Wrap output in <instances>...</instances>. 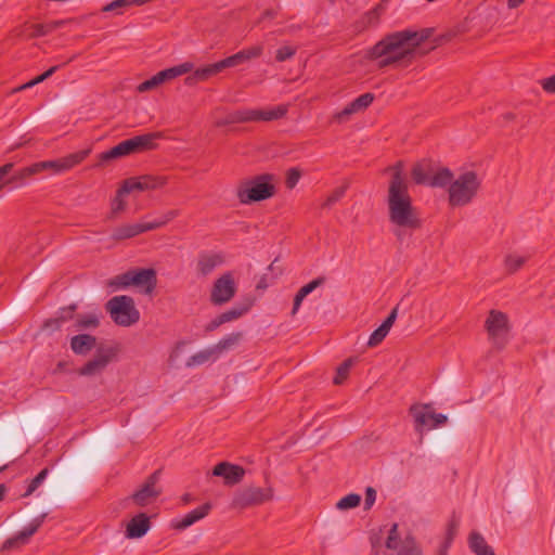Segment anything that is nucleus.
<instances>
[{"label":"nucleus","instance_id":"40","mask_svg":"<svg viewBox=\"0 0 555 555\" xmlns=\"http://www.w3.org/2000/svg\"><path fill=\"white\" fill-rule=\"evenodd\" d=\"M353 363L354 359L349 358L337 367L336 375L333 380L335 385H341L347 379Z\"/></svg>","mask_w":555,"mask_h":555},{"label":"nucleus","instance_id":"55","mask_svg":"<svg viewBox=\"0 0 555 555\" xmlns=\"http://www.w3.org/2000/svg\"><path fill=\"white\" fill-rule=\"evenodd\" d=\"M13 169V163H7L0 167V190H2L7 185H11V183L5 182V180L11 176Z\"/></svg>","mask_w":555,"mask_h":555},{"label":"nucleus","instance_id":"37","mask_svg":"<svg viewBox=\"0 0 555 555\" xmlns=\"http://www.w3.org/2000/svg\"><path fill=\"white\" fill-rule=\"evenodd\" d=\"M144 191L156 190L166 184V178L163 176L144 175L139 177Z\"/></svg>","mask_w":555,"mask_h":555},{"label":"nucleus","instance_id":"34","mask_svg":"<svg viewBox=\"0 0 555 555\" xmlns=\"http://www.w3.org/2000/svg\"><path fill=\"white\" fill-rule=\"evenodd\" d=\"M47 513H43L31 520L29 525L24 527L17 534L22 539V543H26L28 539L34 535L43 524Z\"/></svg>","mask_w":555,"mask_h":555},{"label":"nucleus","instance_id":"59","mask_svg":"<svg viewBox=\"0 0 555 555\" xmlns=\"http://www.w3.org/2000/svg\"><path fill=\"white\" fill-rule=\"evenodd\" d=\"M20 544H23L22 543V539L18 538V534L12 537V538H9L8 540H5L2 544V551H11L12 548L18 546Z\"/></svg>","mask_w":555,"mask_h":555},{"label":"nucleus","instance_id":"20","mask_svg":"<svg viewBox=\"0 0 555 555\" xmlns=\"http://www.w3.org/2000/svg\"><path fill=\"white\" fill-rule=\"evenodd\" d=\"M447 422L448 416L434 412L430 404H424L423 410L418 411V428L425 427L430 430L447 424Z\"/></svg>","mask_w":555,"mask_h":555},{"label":"nucleus","instance_id":"16","mask_svg":"<svg viewBox=\"0 0 555 555\" xmlns=\"http://www.w3.org/2000/svg\"><path fill=\"white\" fill-rule=\"evenodd\" d=\"M244 467L230 462H220L214 468L211 474L222 477L225 486L232 487L240 483L245 476Z\"/></svg>","mask_w":555,"mask_h":555},{"label":"nucleus","instance_id":"32","mask_svg":"<svg viewBox=\"0 0 555 555\" xmlns=\"http://www.w3.org/2000/svg\"><path fill=\"white\" fill-rule=\"evenodd\" d=\"M147 3L146 0H114L106 5H104L101 11L103 13L115 12V14H122L124 10L130 7H140Z\"/></svg>","mask_w":555,"mask_h":555},{"label":"nucleus","instance_id":"63","mask_svg":"<svg viewBox=\"0 0 555 555\" xmlns=\"http://www.w3.org/2000/svg\"><path fill=\"white\" fill-rule=\"evenodd\" d=\"M304 299H305L304 295H301V293L298 291L294 297V304H293V309H292L293 315H295L297 313Z\"/></svg>","mask_w":555,"mask_h":555},{"label":"nucleus","instance_id":"8","mask_svg":"<svg viewBox=\"0 0 555 555\" xmlns=\"http://www.w3.org/2000/svg\"><path fill=\"white\" fill-rule=\"evenodd\" d=\"M273 498L274 490L272 487L247 486L235 491L231 506L233 508L246 509L270 502Z\"/></svg>","mask_w":555,"mask_h":555},{"label":"nucleus","instance_id":"12","mask_svg":"<svg viewBox=\"0 0 555 555\" xmlns=\"http://www.w3.org/2000/svg\"><path fill=\"white\" fill-rule=\"evenodd\" d=\"M485 328L493 346L499 350L507 344V333L509 332L508 317L499 310H490L485 322Z\"/></svg>","mask_w":555,"mask_h":555},{"label":"nucleus","instance_id":"58","mask_svg":"<svg viewBox=\"0 0 555 555\" xmlns=\"http://www.w3.org/2000/svg\"><path fill=\"white\" fill-rule=\"evenodd\" d=\"M140 224H142L143 233L166 225L160 217L150 222H141Z\"/></svg>","mask_w":555,"mask_h":555},{"label":"nucleus","instance_id":"36","mask_svg":"<svg viewBox=\"0 0 555 555\" xmlns=\"http://www.w3.org/2000/svg\"><path fill=\"white\" fill-rule=\"evenodd\" d=\"M100 324V320L96 314H78L75 322L77 330L96 328Z\"/></svg>","mask_w":555,"mask_h":555},{"label":"nucleus","instance_id":"47","mask_svg":"<svg viewBox=\"0 0 555 555\" xmlns=\"http://www.w3.org/2000/svg\"><path fill=\"white\" fill-rule=\"evenodd\" d=\"M525 263V258L514 255H507L504 259L505 270L508 274L517 272Z\"/></svg>","mask_w":555,"mask_h":555},{"label":"nucleus","instance_id":"43","mask_svg":"<svg viewBox=\"0 0 555 555\" xmlns=\"http://www.w3.org/2000/svg\"><path fill=\"white\" fill-rule=\"evenodd\" d=\"M360 502H361V495H359L357 493H350V494H347L346 496L341 498L336 503V507L341 511L350 509V508H354V507L359 506Z\"/></svg>","mask_w":555,"mask_h":555},{"label":"nucleus","instance_id":"60","mask_svg":"<svg viewBox=\"0 0 555 555\" xmlns=\"http://www.w3.org/2000/svg\"><path fill=\"white\" fill-rule=\"evenodd\" d=\"M63 322L62 320L60 319V317L57 315L56 318L54 319H49L47 320L44 323H43V328L44 330H49L51 332L53 331H56V330H60L61 326H62Z\"/></svg>","mask_w":555,"mask_h":555},{"label":"nucleus","instance_id":"22","mask_svg":"<svg viewBox=\"0 0 555 555\" xmlns=\"http://www.w3.org/2000/svg\"><path fill=\"white\" fill-rule=\"evenodd\" d=\"M247 306L232 307L212 319L205 327L206 332H214L224 323L237 320L248 311Z\"/></svg>","mask_w":555,"mask_h":555},{"label":"nucleus","instance_id":"48","mask_svg":"<svg viewBox=\"0 0 555 555\" xmlns=\"http://www.w3.org/2000/svg\"><path fill=\"white\" fill-rule=\"evenodd\" d=\"M346 190H347V185H343V186H339V188H336L328 196L327 198L325 199V202L323 203L322 207L323 208H330L332 207L335 203H337L340 198L344 197L345 193H346Z\"/></svg>","mask_w":555,"mask_h":555},{"label":"nucleus","instance_id":"53","mask_svg":"<svg viewBox=\"0 0 555 555\" xmlns=\"http://www.w3.org/2000/svg\"><path fill=\"white\" fill-rule=\"evenodd\" d=\"M387 332L382 328L380 326L377 327L370 336L369 340H367V346L369 347H376L378 346L384 339L385 337L387 336Z\"/></svg>","mask_w":555,"mask_h":555},{"label":"nucleus","instance_id":"41","mask_svg":"<svg viewBox=\"0 0 555 555\" xmlns=\"http://www.w3.org/2000/svg\"><path fill=\"white\" fill-rule=\"evenodd\" d=\"M49 475V468L41 469L36 477H34L25 491V493L22 495L23 498H27L31 495L39 487L40 485L46 480L47 476Z\"/></svg>","mask_w":555,"mask_h":555},{"label":"nucleus","instance_id":"38","mask_svg":"<svg viewBox=\"0 0 555 555\" xmlns=\"http://www.w3.org/2000/svg\"><path fill=\"white\" fill-rule=\"evenodd\" d=\"M133 191L143 192V185L139 177L128 178L118 190V196L127 195Z\"/></svg>","mask_w":555,"mask_h":555},{"label":"nucleus","instance_id":"4","mask_svg":"<svg viewBox=\"0 0 555 555\" xmlns=\"http://www.w3.org/2000/svg\"><path fill=\"white\" fill-rule=\"evenodd\" d=\"M449 204L452 207H461L469 204L476 196L480 181L475 171H466L448 184Z\"/></svg>","mask_w":555,"mask_h":555},{"label":"nucleus","instance_id":"27","mask_svg":"<svg viewBox=\"0 0 555 555\" xmlns=\"http://www.w3.org/2000/svg\"><path fill=\"white\" fill-rule=\"evenodd\" d=\"M96 345V338L89 334H78L72 337L70 348L74 353L86 356Z\"/></svg>","mask_w":555,"mask_h":555},{"label":"nucleus","instance_id":"23","mask_svg":"<svg viewBox=\"0 0 555 555\" xmlns=\"http://www.w3.org/2000/svg\"><path fill=\"white\" fill-rule=\"evenodd\" d=\"M434 28H423L418 30V56L428 53L436 47L441 46L443 42L449 40V36L439 35L433 39V42L427 47V41L433 37Z\"/></svg>","mask_w":555,"mask_h":555},{"label":"nucleus","instance_id":"1","mask_svg":"<svg viewBox=\"0 0 555 555\" xmlns=\"http://www.w3.org/2000/svg\"><path fill=\"white\" fill-rule=\"evenodd\" d=\"M379 67H406L416 59V30L393 31L383 37L367 52Z\"/></svg>","mask_w":555,"mask_h":555},{"label":"nucleus","instance_id":"13","mask_svg":"<svg viewBox=\"0 0 555 555\" xmlns=\"http://www.w3.org/2000/svg\"><path fill=\"white\" fill-rule=\"evenodd\" d=\"M236 293V285L231 272L222 274L212 285L210 301L215 306L229 302Z\"/></svg>","mask_w":555,"mask_h":555},{"label":"nucleus","instance_id":"11","mask_svg":"<svg viewBox=\"0 0 555 555\" xmlns=\"http://www.w3.org/2000/svg\"><path fill=\"white\" fill-rule=\"evenodd\" d=\"M452 179V171L448 168H439L437 162L431 159L418 162V184L430 188H444Z\"/></svg>","mask_w":555,"mask_h":555},{"label":"nucleus","instance_id":"31","mask_svg":"<svg viewBox=\"0 0 555 555\" xmlns=\"http://www.w3.org/2000/svg\"><path fill=\"white\" fill-rule=\"evenodd\" d=\"M141 233H143V230L140 223L122 224L113 230L112 238L114 241H122L134 237Z\"/></svg>","mask_w":555,"mask_h":555},{"label":"nucleus","instance_id":"50","mask_svg":"<svg viewBox=\"0 0 555 555\" xmlns=\"http://www.w3.org/2000/svg\"><path fill=\"white\" fill-rule=\"evenodd\" d=\"M300 177H301V172L298 168H295V167L289 168L286 172V178H285L286 188L289 190H293L297 185Z\"/></svg>","mask_w":555,"mask_h":555},{"label":"nucleus","instance_id":"64","mask_svg":"<svg viewBox=\"0 0 555 555\" xmlns=\"http://www.w3.org/2000/svg\"><path fill=\"white\" fill-rule=\"evenodd\" d=\"M451 544V542L442 540L438 546L436 555H447Z\"/></svg>","mask_w":555,"mask_h":555},{"label":"nucleus","instance_id":"49","mask_svg":"<svg viewBox=\"0 0 555 555\" xmlns=\"http://www.w3.org/2000/svg\"><path fill=\"white\" fill-rule=\"evenodd\" d=\"M296 52H297L296 47L283 46L276 50L275 60L278 62H285V61L292 59L296 54Z\"/></svg>","mask_w":555,"mask_h":555},{"label":"nucleus","instance_id":"35","mask_svg":"<svg viewBox=\"0 0 555 555\" xmlns=\"http://www.w3.org/2000/svg\"><path fill=\"white\" fill-rule=\"evenodd\" d=\"M242 334L241 333H232L227 336H224L222 339H220L216 345L212 346L214 350L216 351L218 358L220 354L224 351L233 347L238 343L241 339Z\"/></svg>","mask_w":555,"mask_h":555},{"label":"nucleus","instance_id":"9","mask_svg":"<svg viewBox=\"0 0 555 555\" xmlns=\"http://www.w3.org/2000/svg\"><path fill=\"white\" fill-rule=\"evenodd\" d=\"M385 546L395 551L396 555H416V540L413 531L397 522L390 527Z\"/></svg>","mask_w":555,"mask_h":555},{"label":"nucleus","instance_id":"5","mask_svg":"<svg viewBox=\"0 0 555 555\" xmlns=\"http://www.w3.org/2000/svg\"><path fill=\"white\" fill-rule=\"evenodd\" d=\"M273 175L263 173L243 182L237 189V197L242 204H251L272 197L275 194Z\"/></svg>","mask_w":555,"mask_h":555},{"label":"nucleus","instance_id":"6","mask_svg":"<svg viewBox=\"0 0 555 555\" xmlns=\"http://www.w3.org/2000/svg\"><path fill=\"white\" fill-rule=\"evenodd\" d=\"M105 310L119 326H131L140 320V312L132 297L118 295L105 304Z\"/></svg>","mask_w":555,"mask_h":555},{"label":"nucleus","instance_id":"3","mask_svg":"<svg viewBox=\"0 0 555 555\" xmlns=\"http://www.w3.org/2000/svg\"><path fill=\"white\" fill-rule=\"evenodd\" d=\"M263 52L261 44L253 46L238 51L219 62L199 67L193 72L192 75L185 78V85L193 86L198 81L207 80L208 78L221 73L222 70L231 67L242 65L253 59L259 57Z\"/></svg>","mask_w":555,"mask_h":555},{"label":"nucleus","instance_id":"25","mask_svg":"<svg viewBox=\"0 0 555 555\" xmlns=\"http://www.w3.org/2000/svg\"><path fill=\"white\" fill-rule=\"evenodd\" d=\"M211 508H212V505L209 502L204 503L203 505H201V506L194 508L193 511L189 512L180 520L176 521L173 527L176 529H178V530H184L188 527H190L193 524H195L196 521H198V520L203 519L204 517H206L209 514V512L211 511Z\"/></svg>","mask_w":555,"mask_h":555},{"label":"nucleus","instance_id":"62","mask_svg":"<svg viewBox=\"0 0 555 555\" xmlns=\"http://www.w3.org/2000/svg\"><path fill=\"white\" fill-rule=\"evenodd\" d=\"M122 196L116 195L112 203V212L118 214L119 211H122L125 209V202L121 198Z\"/></svg>","mask_w":555,"mask_h":555},{"label":"nucleus","instance_id":"10","mask_svg":"<svg viewBox=\"0 0 555 555\" xmlns=\"http://www.w3.org/2000/svg\"><path fill=\"white\" fill-rule=\"evenodd\" d=\"M91 150H81L57 159L42 160L33 164L35 173L59 175L70 170L81 162H83L90 154Z\"/></svg>","mask_w":555,"mask_h":555},{"label":"nucleus","instance_id":"45","mask_svg":"<svg viewBox=\"0 0 555 555\" xmlns=\"http://www.w3.org/2000/svg\"><path fill=\"white\" fill-rule=\"evenodd\" d=\"M410 301V297L405 296L401 299V301L391 310L389 315L386 318V320L379 325L382 328H384L387 333H389L391 326L393 325L398 310L403 307L406 302Z\"/></svg>","mask_w":555,"mask_h":555},{"label":"nucleus","instance_id":"57","mask_svg":"<svg viewBox=\"0 0 555 555\" xmlns=\"http://www.w3.org/2000/svg\"><path fill=\"white\" fill-rule=\"evenodd\" d=\"M376 491L372 487H367L365 490L364 509L369 511L375 503Z\"/></svg>","mask_w":555,"mask_h":555},{"label":"nucleus","instance_id":"14","mask_svg":"<svg viewBox=\"0 0 555 555\" xmlns=\"http://www.w3.org/2000/svg\"><path fill=\"white\" fill-rule=\"evenodd\" d=\"M159 477L160 469H157L153 474H151L145 480V482L141 486V488L131 495L132 501L138 506H146L160 494L162 491L159 489H156V483L158 482Z\"/></svg>","mask_w":555,"mask_h":555},{"label":"nucleus","instance_id":"44","mask_svg":"<svg viewBox=\"0 0 555 555\" xmlns=\"http://www.w3.org/2000/svg\"><path fill=\"white\" fill-rule=\"evenodd\" d=\"M193 64L190 62H184L182 64H179L177 66H172L169 68H166V73L169 80H172L179 76H182L184 74L191 73L193 70Z\"/></svg>","mask_w":555,"mask_h":555},{"label":"nucleus","instance_id":"61","mask_svg":"<svg viewBox=\"0 0 555 555\" xmlns=\"http://www.w3.org/2000/svg\"><path fill=\"white\" fill-rule=\"evenodd\" d=\"M541 85L545 92L555 93V74L551 77L543 79Z\"/></svg>","mask_w":555,"mask_h":555},{"label":"nucleus","instance_id":"17","mask_svg":"<svg viewBox=\"0 0 555 555\" xmlns=\"http://www.w3.org/2000/svg\"><path fill=\"white\" fill-rule=\"evenodd\" d=\"M223 262L224 256L221 253L201 251L197 257L196 272L199 276H207Z\"/></svg>","mask_w":555,"mask_h":555},{"label":"nucleus","instance_id":"19","mask_svg":"<svg viewBox=\"0 0 555 555\" xmlns=\"http://www.w3.org/2000/svg\"><path fill=\"white\" fill-rule=\"evenodd\" d=\"M131 286L143 288L144 294H151L156 287L157 279L154 269L129 270Z\"/></svg>","mask_w":555,"mask_h":555},{"label":"nucleus","instance_id":"26","mask_svg":"<svg viewBox=\"0 0 555 555\" xmlns=\"http://www.w3.org/2000/svg\"><path fill=\"white\" fill-rule=\"evenodd\" d=\"M130 146L131 145L129 144L128 140H124L108 151L102 152L98 156L99 163L96 164V167H102L111 160L132 155L133 153Z\"/></svg>","mask_w":555,"mask_h":555},{"label":"nucleus","instance_id":"15","mask_svg":"<svg viewBox=\"0 0 555 555\" xmlns=\"http://www.w3.org/2000/svg\"><path fill=\"white\" fill-rule=\"evenodd\" d=\"M116 356L113 348L100 349L95 356L78 370L81 376H94L102 373Z\"/></svg>","mask_w":555,"mask_h":555},{"label":"nucleus","instance_id":"46","mask_svg":"<svg viewBox=\"0 0 555 555\" xmlns=\"http://www.w3.org/2000/svg\"><path fill=\"white\" fill-rule=\"evenodd\" d=\"M410 301V297L405 296L401 299V301L391 310L389 315L386 318V320L379 325L382 328H384L387 333H389L391 326L393 325L398 310L403 307L406 302Z\"/></svg>","mask_w":555,"mask_h":555},{"label":"nucleus","instance_id":"21","mask_svg":"<svg viewBox=\"0 0 555 555\" xmlns=\"http://www.w3.org/2000/svg\"><path fill=\"white\" fill-rule=\"evenodd\" d=\"M151 528V521L146 514L139 513L130 519L126 528L128 539H139L146 534Z\"/></svg>","mask_w":555,"mask_h":555},{"label":"nucleus","instance_id":"18","mask_svg":"<svg viewBox=\"0 0 555 555\" xmlns=\"http://www.w3.org/2000/svg\"><path fill=\"white\" fill-rule=\"evenodd\" d=\"M374 94L366 92L351 101L340 112L335 114V119L338 122H344L349 119L352 114L365 111L374 101Z\"/></svg>","mask_w":555,"mask_h":555},{"label":"nucleus","instance_id":"30","mask_svg":"<svg viewBox=\"0 0 555 555\" xmlns=\"http://www.w3.org/2000/svg\"><path fill=\"white\" fill-rule=\"evenodd\" d=\"M218 359V356L216 351L214 350L212 346L205 348L203 350H199L195 354L191 356L186 360V367H194L203 365L209 361H216Z\"/></svg>","mask_w":555,"mask_h":555},{"label":"nucleus","instance_id":"54","mask_svg":"<svg viewBox=\"0 0 555 555\" xmlns=\"http://www.w3.org/2000/svg\"><path fill=\"white\" fill-rule=\"evenodd\" d=\"M159 86H160V83H159L156 75H154L150 79H146L143 82H141L137 87V90H138V92L143 93V92H147V91H151L153 89H156Z\"/></svg>","mask_w":555,"mask_h":555},{"label":"nucleus","instance_id":"56","mask_svg":"<svg viewBox=\"0 0 555 555\" xmlns=\"http://www.w3.org/2000/svg\"><path fill=\"white\" fill-rule=\"evenodd\" d=\"M77 309V305L76 304H72L67 307H63L59 310L57 314L60 317V319L62 320V322H66L67 320H70L74 318V312L76 311Z\"/></svg>","mask_w":555,"mask_h":555},{"label":"nucleus","instance_id":"42","mask_svg":"<svg viewBox=\"0 0 555 555\" xmlns=\"http://www.w3.org/2000/svg\"><path fill=\"white\" fill-rule=\"evenodd\" d=\"M107 286L112 287L113 291L122 289L131 286L130 272L118 274L107 282Z\"/></svg>","mask_w":555,"mask_h":555},{"label":"nucleus","instance_id":"29","mask_svg":"<svg viewBox=\"0 0 555 555\" xmlns=\"http://www.w3.org/2000/svg\"><path fill=\"white\" fill-rule=\"evenodd\" d=\"M36 176L35 169H33V164L26 167H23L18 170L11 172V176L5 180V182L11 183L12 188H21L26 184L27 180L31 177Z\"/></svg>","mask_w":555,"mask_h":555},{"label":"nucleus","instance_id":"51","mask_svg":"<svg viewBox=\"0 0 555 555\" xmlns=\"http://www.w3.org/2000/svg\"><path fill=\"white\" fill-rule=\"evenodd\" d=\"M325 281H326L325 276H319V278L312 280L311 282H309L308 284L304 285L302 287H300L299 292L306 298L315 288L322 286L325 283Z\"/></svg>","mask_w":555,"mask_h":555},{"label":"nucleus","instance_id":"24","mask_svg":"<svg viewBox=\"0 0 555 555\" xmlns=\"http://www.w3.org/2000/svg\"><path fill=\"white\" fill-rule=\"evenodd\" d=\"M159 138L158 132H150L127 139L133 154L154 150L155 141Z\"/></svg>","mask_w":555,"mask_h":555},{"label":"nucleus","instance_id":"28","mask_svg":"<svg viewBox=\"0 0 555 555\" xmlns=\"http://www.w3.org/2000/svg\"><path fill=\"white\" fill-rule=\"evenodd\" d=\"M468 546L475 555H495L481 533L472 531L468 535Z\"/></svg>","mask_w":555,"mask_h":555},{"label":"nucleus","instance_id":"52","mask_svg":"<svg viewBox=\"0 0 555 555\" xmlns=\"http://www.w3.org/2000/svg\"><path fill=\"white\" fill-rule=\"evenodd\" d=\"M28 29L30 30V33L28 35L30 38L43 37L51 33V29H50L48 23L47 24H33V25L28 26Z\"/></svg>","mask_w":555,"mask_h":555},{"label":"nucleus","instance_id":"39","mask_svg":"<svg viewBox=\"0 0 555 555\" xmlns=\"http://www.w3.org/2000/svg\"><path fill=\"white\" fill-rule=\"evenodd\" d=\"M460 524H461V517L455 512H453L448 524H447V529H446V534H444L443 540L452 543L454 538L457 534Z\"/></svg>","mask_w":555,"mask_h":555},{"label":"nucleus","instance_id":"2","mask_svg":"<svg viewBox=\"0 0 555 555\" xmlns=\"http://www.w3.org/2000/svg\"><path fill=\"white\" fill-rule=\"evenodd\" d=\"M385 172L391 173L388 185L387 205L389 221L399 228H414L412 197L409 194V185L402 175L401 164L387 167Z\"/></svg>","mask_w":555,"mask_h":555},{"label":"nucleus","instance_id":"33","mask_svg":"<svg viewBox=\"0 0 555 555\" xmlns=\"http://www.w3.org/2000/svg\"><path fill=\"white\" fill-rule=\"evenodd\" d=\"M379 9L380 7H376L373 10L365 13L359 21L356 22L354 28L358 33H361L369 28L370 26H374L378 23L379 18Z\"/></svg>","mask_w":555,"mask_h":555},{"label":"nucleus","instance_id":"7","mask_svg":"<svg viewBox=\"0 0 555 555\" xmlns=\"http://www.w3.org/2000/svg\"><path fill=\"white\" fill-rule=\"evenodd\" d=\"M287 113L285 105H279L270 109L243 108L229 113L223 119L218 120L217 126H225L248 121H271L282 118Z\"/></svg>","mask_w":555,"mask_h":555}]
</instances>
